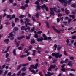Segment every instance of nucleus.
I'll list each match as a JSON object with an SVG mask.
<instances>
[{
  "label": "nucleus",
  "mask_w": 76,
  "mask_h": 76,
  "mask_svg": "<svg viewBox=\"0 0 76 76\" xmlns=\"http://www.w3.org/2000/svg\"><path fill=\"white\" fill-rule=\"evenodd\" d=\"M40 1V0H37V1L35 2V4L37 5V6H36V7H37L36 11L37 12L38 10H40V7H41L43 9H45V10H46V11H48V8L47 7H47V6L45 4H44L43 6H39V2Z\"/></svg>",
  "instance_id": "nucleus-1"
},
{
  "label": "nucleus",
  "mask_w": 76,
  "mask_h": 76,
  "mask_svg": "<svg viewBox=\"0 0 76 76\" xmlns=\"http://www.w3.org/2000/svg\"><path fill=\"white\" fill-rule=\"evenodd\" d=\"M50 13L51 15H52V16H54L55 15L54 12H53V11H54L56 13H60L61 12L60 10H57V8L56 7H54L53 8H50Z\"/></svg>",
  "instance_id": "nucleus-2"
},
{
  "label": "nucleus",
  "mask_w": 76,
  "mask_h": 76,
  "mask_svg": "<svg viewBox=\"0 0 76 76\" xmlns=\"http://www.w3.org/2000/svg\"><path fill=\"white\" fill-rule=\"evenodd\" d=\"M38 66V64L37 63L36 64L35 66L34 65H31L30 66V67H31V68H29V71L31 73H36L37 72H38V70H37L35 71L34 70H32V69H37Z\"/></svg>",
  "instance_id": "nucleus-3"
},
{
  "label": "nucleus",
  "mask_w": 76,
  "mask_h": 76,
  "mask_svg": "<svg viewBox=\"0 0 76 76\" xmlns=\"http://www.w3.org/2000/svg\"><path fill=\"white\" fill-rule=\"evenodd\" d=\"M18 28L17 27H14L13 30V32H11L10 33L9 36L8 37V38H11L10 40H13L14 39V37H13V33H15V31H18Z\"/></svg>",
  "instance_id": "nucleus-4"
},
{
  "label": "nucleus",
  "mask_w": 76,
  "mask_h": 76,
  "mask_svg": "<svg viewBox=\"0 0 76 76\" xmlns=\"http://www.w3.org/2000/svg\"><path fill=\"white\" fill-rule=\"evenodd\" d=\"M52 56H54L56 58H58V57H61L63 56L62 54L60 55L59 53H53L52 54Z\"/></svg>",
  "instance_id": "nucleus-5"
},
{
  "label": "nucleus",
  "mask_w": 76,
  "mask_h": 76,
  "mask_svg": "<svg viewBox=\"0 0 76 76\" xmlns=\"http://www.w3.org/2000/svg\"><path fill=\"white\" fill-rule=\"evenodd\" d=\"M59 2L62 3V4L64 6H66L67 4V0H58Z\"/></svg>",
  "instance_id": "nucleus-6"
},
{
  "label": "nucleus",
  "mask_w": 76,
  "mask_h": 76,
  "mask_svg": "<svg viewBox=\"0 0 76 76\" xmlns=\"http://www.w3.org/2000/svg\"><path fill=\"white\" fill-rule=\"evenodd\" d=\"M24 19L26 20V21L25 22V24L26 27H27L28 26V25H32V24H31L28 22H29L30 21L29 19L28 18Z\"/></svg>",
  "instance_id": "nucleus-7"
},
{
  "label": "nucleus",
  "mask_w": 76,
  "mask_h": 76,
  "mask_svg": "<svg viewBox=\"0 0 76 76\" xmlns=\"http://www.w3.org/2000/svg\"><path fill=\"white\" fill-rule=\"evenodd\" d=\"M28 65H29V63H27L25 64H20L18 66V68H17V70H19V69H20V67H23L24 66H28Z\"/></svg>",
  "instance_id": "nucleus-8"
},
{
  "label": "nucleus",
  "mask_w": 76,
  "mask_h": 76,
  "mask_svg": "<svg viewBox=\"0 0 76 76\" xmlns=\"http://www.w3.org/2000/svg\"><path fill=\"white\" fill-rule=\"evenodd\" d=\"M21 30H24L26 32H28L30 30V27L29 26L27 28H25V26H23L21 27Z\"/></svg>",
  "instance_id": "nucleus-9"
},
{
  "label": "nucleus",
  "mask_w": 76,
  "mask_h": 76,
  "mask_svg": "<svg viewBox=\"0 0 76 76\" xmlns=\"http://www.w3.org/2000/svg\"><path fill=\"white\" fill-rule=\"evenodd\" d=\"M52 28H53V29H54L55 31V32H57V33L58 34H60V33L61 30H57V29L55 28V27L53 26H52Z\"/></svg>",
  "instance_id": "nucleus-10"
},
{
  "label": "nucleus",
  "mask_w": 76,
  "mask_h": 76,
  "mask_svg": "<svg viewBox=\"0 0 76 76\" xmlns=\"http://www.w3.org/2000/svg\"><path fill=\"white\" fill-rule=\"evenodd\" d=\"M56 67V66L55 65L51 66L50 68L48 69V71L50 72V71L51 70V69H54V68H55Z\"/></svg>",
  "instance_id": "nucleus-11"
},
{
  "label": "nucleus",
  "mask_w": 76,
  "mask_h": 76,
  "mask_svg": "<svg viewBox=\"0 0 76 76\" xmlns=\"http://www.w3.org/2000/svg\"><path fill=\"white\" fill-rule=\"evenodd\" d=\"M42 33V31H39L37 32L36 34H35L34 35L35 38H37L38 36V34H41Z\"/></svg>",
  "instance_id": "nucleus-12"
},
{
  "label": "nucleus",
  "mask_w": 76,
  "mask_h": 76,
  "mask_svg": "<svg viewBox=\"0 0 76 76\" xmlns=\"http://www.w3.org/2000/svg\"><path fill=\"white\" fill-rule=\"evenodd\" d=\"M68 61H69L68 59L66 58L65 60L64 61H61L60 63H61V64H63V63H66L68 62Z\"/></svg>",
  "instance_id": "nucleus-13"
},
{
  "label": "nucleus",
  "mask_w": 76,
  "mask_h": 76,
  "mask_svg": "<svg viewBox=\"0 0 76 76\" xmlns=\"http://www.w3.org/2000/svg\"><path fill=\"white\" fill-rule=\"evenodd\" d=\"M23 38H25V36H22L21 37H17V39L18 40H20V39H23Z\"/></svg>",
  "instance_id": "nucleus-14"
},
{
  "label": "nucleus",
  "mask_w": 76,
  "mask_h": 76,
  "mask_svg": "<svg viewBox=\"0 0 76 76\" xmlns=\"http://www.w3.org/2000/svg\"><path fill=\"white\" fill-rule=\"evenodd\" d=\"M37 41L38 42L42 41H43V38L42 37H41L40 39L37 38Z\"/></svg>",
  "instance_id": "nucleus-15"
},
{
  "label": "nucleus",
  "mask_w": 76,
  "mask_h": 76,
  "mask_svg": "<svg viewBox=\"0 0 76 76\" xmlns=\"http://www.w3.org/2000/svg\"><path fill=\"white\" fill-rule=\"evenodd\" d=\"M64 67H65V64H63L61 66V67L62 68V69H61V71H62V72H65L66 71L65 70V69H64Z\"/></svg>",
  "instance_id": "nucleus-16"
},
{
  "label": "nucleus",
  "mask_w": 76,
  "mask_h": 76,
  "mask_svg": "<svg viewBox=\"0 0 76 76\" xmlns=\"http://www.w3.org/2000/svg\"><path fill=\"white\" fill-rule=\"evenodd\" d=\"M9 39H5L4 41V42L6 43V44H7L9 43Z\"/></svg>",
  "instance_id": "nucleus-17"
},
{
  "label": "nucleus",
  "mask_w": 76,
  "mask_h": 76,
  "mask_svg": "<svg viewBox=\"0 0 76 76\" xmlns=\"http://www.w3.org/2000/svg\"><path fill=\"white\" fill-rule=\"evenodd\" d=\"M65 12L66 14H67V15H68L69 13H70V11H69L68 10H67V8L65 9Z\"/></svg>",
  "instance_id": "nucleus-18"
},
{
  "label": "nucleus",
  "mask_w": 76,
  "mask_h": 76,
  "mask_svg": "<svg viewBox=\"0 0 76 76\" xmlns=\"http://www.w3.org/2000/svg\"><path fill=\"white\" fill-rule=\"evenodd\" d=\"M28 52V50H26V51L24 52L25 53H27V55H26L27 56H28V55H29V54H30Z\"/></svg>",
  "instance_id": "nucleus-19"
},
{
  "label": "nucleus",
  "mask_w": 76,
  "mask_h": 76,
  "mask_svg": "<svg viewBox=\"0 0 76 76\" xmlns=\"http://www.w3.org/2000/svg\"><path fill=\"white\" fill-rule=\"evenodd\" d=\"M68 66H72V64H71L72 63V61H70L68 62Z\"/></svg>",
  "instance_id": "nucleus-20"
},
{
  "label": "nucleus",
  "mask_w": 76,
  "mask_h": 76,
  "mask_svg": "<svg viewBox=\"0 0 76 76\" xmlns=\"http://www.w3.org/2000/svg\"><path fill=\"white\" fill-rule=\"evenodd\" d=\"M27 55H21L20 56V57L21 58H23L24 57H27Z\"/></svg>",
  "instance_id": "nucleus-21"
},
{
  "label": "nucleus",
  "mask_w": 76,
  "mask_h": 76,
  "mask_svg": "<svg viewBox=\"0 0 76 76\" xmlns=\"http://www.w3.org/2000/svg\"><path fill=\"white\" fill-rule=\"evenodd\" d=\"M5 67H6L5 65H4L2 66V67H1V66H0V70H1V69H3Z\"/></svg>",
  "instance_id": "nucleus-22"
},
{
  "label": "nucleus",
  "mask_w": 76,
  "mask_h": 76,
  "mask_svg": "<svg viewBox=\"0 0 76 76\" xmlns=\"http://www.w3.org/2000/svg\"><path fill=\"white\" fill-rule=\"evenodd\" d=\"M62 48H63V47L62 46H58L57 48L58 50V51H59V50H60V49H61Z\"/></svg>",
  "instance_id": "nucleus-23"
},
{
  "label": "nucleus",
  "mask_w": 76,
  "mask_h": 76,
  "mask_svg": "<svg viewBox=\"0 0 76 76\" xmlns=\"http://www.w3.org/2000/svg\"><path fill=\"white\" fill-rule=\"evenodd\" d=\"M26 75V73L25 72H23L21 74H20V76H24Z\"/></svg>",
  "instance_id": "nucleus-24"
},
{
  "label": "nucleus",
  "mask_w": 76,
  "mask_h": 76,
  "mask_svg": "<svg viewBox=\"0 0 76 76\" xmlns=\"http://www.w3.org/2000/svg\"><path fill=\"white\" fill-rule=\"evenodd\" d=\"M13 53L15 56H16V50L14 49L13 50Z\"/></svg>",
  "instance_id": "nucleus-25"
},
{
  "label": "nucleus",
  "mask_w": 76,
  "mask_h": 76,
  "mask_svg": "<svg viewBox=\"0 0 76 76\" xmlns=\"http://www.w3.org/2000/svg\"><path fill=\"white\" fill-rule=\"evenodd\" d=\"M2 53H7V52L6 50L5 51V49H4L2 50Z\"/></svg>",
  "instance_id": "nucleus-26"
},
{
  "label": "nucleus",
  "mask_w": 76,
  "mask_h": 76,
  "mask_svg": "<svg viewBox=\"0 0 76 76\" xmlns=\"http://www.w3.org/2000/svg\"><path fill=\"white\" fill-rule=\"evenodd\" d=\"M35 42V40H34V39L31 40V44H34Z\"/></svg>",
  "instance_id": "nucleus-27"
},
{
  "label": "nucleus",
  "mask_w": 76,
  "mask_h": 76,
  "mask_svg": "<svg viewBox=\"0 0 76 76\" xmlns=\"http://www.w3.org/2000/svg\"><path fill=\"white\" fill-rule=\"evenodd\" d=\"M46 24L47 27V28H49L50 27V26H49V23L47 22H46Z\"/></svg>",
  "instance_id": "nucleus-28"
},
{
  "label": "nucleus",
  "mask_w": 76,
  "mask_h": 76,
  "mask_svg": "<svg viewBox=\"0 0 76 76\" xmlns=\"http://www.w3.org/2000/svg\"><path fill=\"white\" fill-rule=\"evenodd\" d=\"M26 67L22 68L21 69V71H26Z\"/></svg>",
  "instance_id": "nucleus-29"
},
{
  "label": "nucleus",
  "mask_w": 76,
  "mask_h": 76,
  "mask_svg": "<svg viewBox=\"0 0 76 76\" xmlns=\"http://www.w3.org/2000/svg\"><path fill=\"white\" fill-rule=\"evenodd\" d=\"M35 52H36V51L35 50H33V54H32L33 56H35L36 53Z\"/></svg>",
  "instance_id": "nucleus-30"
},
{
  "label": "nucleus",
  "mask_w": 76,
  "mask_h": 76,
  "mask_svg": "<svg viewBox=\"0 0 76 76\" xmlns=\"http://www.w3.org/2000/svg\"><path fill=\"white\" fill-rule=\"evenodd\" d=\"M23 47L20 46L18 48V50H22L23 49Z\"/></svg>",
  "instance_id": "nucleus-31"
},
{
  "label": "nucleus",
  "mask_w": 76,
  "mask_h": 76,
  "mask_svg": "<svg viewBox=\"0 0 76 76\" xmlns=\"http://www.w3.org/2000/svg\"><path fill=\"white\" fill-rule=\"evenodd\" d=\"M39 16V13H37L36 15H34V16H36L37 18H38V16Z\"/></svg>",
  "instance_id": "nucleus-32"
},
{
  "label": "nucleus",
  "mask_w": 76,
  "mask_h": 76,
  "mask_svg": "<svg viewBox=\"0 0 76 76\" xmlns=\"http://www.w3.org/2000/svg\"><path fill=\"white\" fill-rule=\"evenodd\" d=\"M35 27H33L31 29L30 31V32H33L34 31V30L35 29Z\"/></svg>",
  "instance_id": "nucleus-33"
},
{
  "label": "nucleus",
  "mask_w": 76,
  "mask_h": 76,
  "mask_svg": "<svg viewBox=\"0 0 76 76\" xmlns=\"http://www.w3.org/2000/svg\"><path fill=\"white\" fill-rule=\"evenodd\" d=\"M73 0H69L68 1V5H70V3H71V1H72Z\"/></svg>",
  "instance_id": "nucleus-34"
},
{
  "label": "nucleus",
  "mask_w": 76,
  "mask_h": 76,
  "mask_svg": "<svg viewBox=\"0 0 76 76\" xmlns=\"http://www.w3.org/2000/svg\"><path fill=\"white\" fill-rule=\"evenodd\" d=\"M19 20V19L18 18H16L15 19V22H17V21H18Z\"/></svg>",
  "instance_id": "nucleus-35"
},
{
  "label": "nucleus",
  "mask_w": 76,
  "mask_h": 76,
  "mask_svg": "<svg viewBox=\"0 0 76 76\" xmlns=\"http://www.w3.org/2000/svg\"><path fill=\"white\" fill-rule=\"evenodd\" d=\"M26 39H30V36H26Z\"/></svg>",
  "instance_id": "nucleus-36"
},
{
  "label": "nucleus",
  "mask_w": 76,
  "mask_h": 76,
  "mask_svg": "<svg viewBox=\"0 0 76 76\" xmlns=\"http://www.w3.org/2000/svg\"><path fill=\"white\" fill-rule=\"evenodd\" d=\"M23 17H25V16L24 15H20L19 17V18L20 19H21V18H23Z\"/></svg>",
  "instance_id": "nucleus-37"
},
{
  "label": "nucleus",
  "mask_w": 76,
  "mask_h": 76,
  "mask_svg": "<svg viewBox=\"0 0 76 76\" xmlns=\"http://www.w3.org/2000/svg\"><path fill=\"white\" fill-rule=\"evenodd\" d=\"M66 44L67 45H68V44H69V42H70V41H69V39H67L66 40Z\"/></svg>",
  "instance_id": "nucleus-38"
},
{
  "label": "nucleus",
  "mask_w": 76,
  "mask_h": 76,
  "mask_svg": "<svg viewBox=\"0 0 76 76\" xmlns=\"http://www.w3.org/2000/svg\"><path fill=\"white\" fill-rule=\"evenodd\" d=\"M21 71H20L17 74V76H19V75H20V73H21Z\"/></svg>",
  "instance_id": "nucleus-39"
},
{
  "label": "nucleus",
  "mask_w": 76,
  "mask_h": 76,
  "mask_svg": "<svg viewBox=\"0 0 76 76\" xmlns=\"http://www.w3.org/2000/svg\"><path fill=\"white\" fill-rule=\"evenodd\" d=\"M15 16H16V15L15 14H13L12 15V17L11 18V19H13V18H15Z\"/></svg>",
  "instance_id": "nucleus-40"
},
{
  "label": "nucleus",
  "mask_w": 76,
  "mask_h": 76,
  "mask_svg": "<svg viewBox=\"0 0 76 76\" xmlns=\"http://www.w3.org/2000/svg\"><path fill=\"white\" fill-rule=\"evenodd\" d=\"M44 40H47L48 39V38H47V37L46 36L44 37V38H43Z\"/></svg>",
  "instance_id": "nucleus-41"
},
{
  "label": "nucleus",
  "mask_w": 76,
  "mask_h": 76,
  "mask_svg": "<svg viewBox=\"0 0 76 76\" xmlns=\"http://www.w3.org/2000/svg\"><path fill=\"white\" fill-rule=\"evenodd\" d=\"M8 71H5L4 72V74H3V76H6V73H8Z\"/></svg>",
  "instance_id": "nucleus-42"
},
{
  "label": "nucleus",
  "mask_w": 76,
  "mask_h": 76,
  "mask_svg": "<svg viewBox=\"0 0 76 76\" xmlns=\"http://www.w3.org/2000/svg\"><path fill=\"white\" fill-rule=\"evenodd\" d=\"M10 58H8L7 59V62H9V61H10Z\"/></svg>",
  "instance_id": "nucleus-43"
},
{
  "label": "nucleus",
  "mask_w": 76,
  "mask_h": 76,
  "mask_svg": "<svg viewBox=\"0 0 76 76\" xmlns=\"http://www.w3.org/2000/svg\"><path fill=\"white\" fill-rule=\"evenodd\" d=\"M7 18H10V19H11V16H10V15H8L7 16Z\"/></svg>",
  "instance_id": "nucleus-44"
},
{
  "label": "nucleus",
  "mask_w": 76,
  "mask_h": 76,
  "mask_svg": "<svg viewBox=\"0 0 76 76\" xmlns=\"http://www.w3.org/2000/svg\"><path fill=\"white\" fill-rule=\"evenodd\" d=\"M10 48V46H9L7 47L6 50V51H7V52L9 51V48Z\"/></svg>",
  "instance_id": "nucleus-45"
},
{
  "label": "nucleus",
  "mask_w": 76,
  "mask_h": 76,
  "mask_svg": "<svg viewBox=\"0 0 76 76\" xmlns=\"http://www.w3.org/2000/svg\"><path fill=\"white\" fill-rule=\"evenodd\" d=\"M19 42H19V43L16 42V45H17V47H18L19 46Z\"/></svg>",
  "instance_id": "nucleus-46"
},
{
  "label": "nucleus",
  "mask_w": 76,
  "mask_h": 76,
  "mask_svg": "<svg viewBox=\"0 0 76 76\" xmlns=\"http://www.w3.org/2000/svg\"><path fill=\"white\" fill-rule=\"evenodd\" d=\"M54 47H55L54 50H56V48H57V45L56 44H55L54 45Z\"/></svg>",
  "instance_id": "nucleus-47"
},
{
  "label": "nucleus",
  "mask_w": 76,
  "mask_h": 76,
  "mask_svg": "<svg viewBox=\"0 0 76 76\" xmlns=\"http://www.w3.org/2000/svg\"><path fill=\"white\" fill-rule=\"evenodd\" d=\"M9 56V54L8 53H7L6 55V58H7Z\"/></svg>",
  "instance_id": "nucleus-48"
},
{
  "label": "nucleus",
  "mask_w": 76,
  "mask_h": 76,
  "mask_svg": "<svg viewBox=\"0 0 76 76\" xmlns=\"http://www.w3.org/2000/svg\"><path fill=\"white\" fill-rule=\"evenodd\" d=\"M69 16L70 17V18H72L73 19H74V18H75V15H69Z\"/></svg>",
  "instance_id": "nucleus-49"
},
{
  "label": "nucleus",
  "mask_w": 76,
  "mask_h": 76,
  "mask_svg": "<svg viewBox=\"0 0 76 76\" xmlns=\"http://www.w3.org/2000/svg\"><path fill=\"white\" fill-rule=\"evenodd\" d=\"M76 36H72V39H76Z\"/></svg>",
  "instance_id": "nucleus-50"
},
{
  "label": "nucleus",
  "mask_w": 76,
  "mask_h": 76,
  "mask_svg": "<svg viewBox=\"0 0 76 76\" xmlns=\"http://www.w3.org/2000/svg\"><path fill=\"white\" fill-rule=\"evenodd\" d=\"M71 6L72 7H76V5H74V4H72L71 5Z\"/></svg>",
  "instance_id": "nucleus-51"
},
{
  "label": "nucleus",
  "mask_w": 76,
  "mask_h": 76,
  "mask_svg": "<svg viewBox=\"0 0 76 76\" xmlns=\"http://www.w3.org/2000/svg\"><path fill=\"white\" fill-rule=\"evenodd\" d=\"M12 27H14V26H15V23H14V22H12Z\"/></svg>",
  "instance_id": "nucleus-52"
},
{
  "label": "nucleus",
  "mask_w": 76,
  "mask_h": 76,
  "mask_svg": "<svg viewBox=\"0 0 76 76\" xmlns=\"http://www.w3.org/2000/svg\"><path fill=\"white\" fill-rule=\"evenodd\" d=\"M32 18L33 22H35V21H36V19H35L33 17H32Z\"/></svg>",
  "instance_id": "nucleus-53"
},
{
  "label": "nucleus",
  "mask_w": 76,
  "mask_h": 76,
  "mask_svg": "<svg viewBox=\"0 0 76 76\" xmlns=\"http://www.w3.org/2000/svg\"><path fill=\"white\" fill-rule=\"evenodd\" d=\"M10 24V23L9 22H7L5 23V24H6V25H8Z\"/></svg>",
  "instance_id": "nucleus-54"
},
{
  "label": "nucleus",
  "mask_w": 76,
  "mask_h": 76,
  "mask_svg": "<svg viewBox=\"0 0 76 76\" xmlns=\"http://www.w3.org/2000/svg\"><path fill=\"white\" fill-rule=\"evenodd\" d=\"M7 16V14L5 13H4L3 15V18H4V17H5V16Z\"/></svg>",
  "instance_id": "nucleus-55"
},
{
  "label": "nucleus",
  "mask_w": 76,
  "mask_h": 76,
  "mask_svg": "<svg viewBox=\"0 0 76 76\" xmlns=\"http://www.w3.org/2000/svg\"><path fill=\"white\" fill-rule=\"evenodd\" d=\"M21 9H25V7H24V6H22L21 7Z\"/></svg>",
  "instance_id": "nucleus-56"
},
{
  "label": "nucleus",
  "mask_w": 76,
  "mask_h": 76,
  "mask_svg": "<svg viewBox=\"0 0 76 76\" xmlns=\"http://www.w3.org/2000/svg\"><path fill=\"white\" fill-rule=\"evenodd\" d=\"M72 14H73V15H75L76 14V12L72 11Z\"/></svg>",
  "instance_id": "nucleus-57"
},
{
  "label": "nucleus",
  "mask_w": 76,
  "mask_h": 76,
  "mask_svg": "<svg viewBox=\"0 0 76 76\" xmlns=\"http://www.w3.org/2000/svg\"><path fill=\"white\" fill-rule=\"evenodd\" d=\"M57 62V60H55L53 61V63H55Z\"/></svg>",
  "instance_id": "nucleus-58"
},
{
  "label": "nucleus",
  "mask_w": 76,
  "mask_h": 76,
  "mask_svg": "<svg viewBox=\"0 0 76 76\" xmlns=\"http://www.w3.org/2000/svg\"><path fill=\"white\" fill-rule=\"evenodd\" d=\"M69 75L71 76H75V74H73L70 73Z\"/></svg>",
  "instance_id": "nucleus-59"
},
{
  "label": "nucleus",
  "mask_w": 76,
  "mask_h": 76,
  "mask_svg": "<svg viewBox=\"0 0 76 76\" xmlns=\"http://www.w3.org/2000/svg\"><path fill=\"white\" fill-rule=\"evenodd\" d=\"M57 22L58 23V22H60V19L58 18H57Z\"/></svg>",
  "instance_id": "nucleus-60"
},
{
  "label": "nucleus",
  "mask_w": 76,
  "mask_h": 76,
  "mask_svg": "<svg viewBox=\"0 0 76 76\" xmlns=\"http://www.w3.org/2000/svg\"><path fill=\"white\" fill-rule=\"evenodd\" d=\"M11 74H12V73L10 72L8 73V75L9 76H11Z\"/></svg>",
  "instance_id": "nucleus-61"
},
{
  "label": "nucleus",
  "mask_w": 76,
  "mask_h": 76,
  "mask_svg": "<svg viewBox=\"0 0 76 76\" xmlns=\"http://www.w3.org/2000/svg\"><path fill=\"white\" fill-rule=\"evenodd\" d=\"M63 23L65 25H67V22H63Z\"/></svg>",
  "instance_id": "nucleus-62"
},
{
  "label": "nucleus",
  "mask_w": 76,
  "mask_h": 76,
  "mask_svg": "<svg viewBox=\"0 0 76 76\" xmlns=\"http://www.w3.org/2000/svg\"><path fill=\"white\" fill-rule=\"evenodd\" d=\"M3 73V70H0V75H1Z\"/></svg>",
  "instance_id": "nucleus-63"
},
{
  "label": "nucleus",
  "mask_w": 76,
  "mask_h": 76,
  "mask_svg": "<svg viewBox=\"0 0 76 76\" xmlns=\"http://www.w3.org/2000/svg\"><path fill=\"white\" fill-rule=\"evenodd\" d=\"M29 49L28 50H28H31V48H32V46H31V45L29 46Z\"/></svg>",
  "instance_id": "nucleus-64"
}]
</instances>
